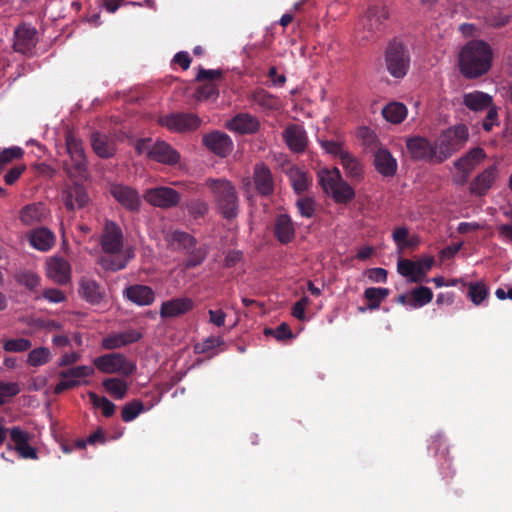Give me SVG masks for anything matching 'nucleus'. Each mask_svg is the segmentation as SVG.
Here are the masks:
<instances>
[{
  "label": "nucleus",
  "instance_id": "obj_1",
  "mask_svg": "<svg viewBox=\"0 0 512 512\" xmlns=\"http://www.w3.org/2000/svg\"><path fill=\"white\" fill-rule=\"evenodd\" d=\"M99 245L102 255L97 263L101 269L110 272L124 270L135 257L133 246H125L124 231L118 223L107 220L102 227Z\"/></svg>",
  "mask_w": 512,
  "mask_h": 512
},
{
  "label": "nucleus",
  "instance_id": "obj_2",
  "mask_svg": "<svg viewBox=\"0 0 512 512\" xmlns=\"http://www.w3.org/2000/svg\"><path fill=\"white\" fill-rule=\"evenodd\" d=\"M491 46L483 41L473 40L465 44L459 53V70L468 79L483 76L491 69Z\"/></svg>",
  "mask_w": 512,
  "mask_h": 512
},
{
  "label": "nucleus",
  "instance_id": "obj_3",
  "mask_svg": "<svg viewBox=\"0 0 512 512\" xmlns=\"http://www.w3.org/2000/svg\"><path fill=\"white\" fill-rule=\"evenodd\" d=\"M204 186L208 188L212 199L222 217L232 220L239 212V198L236 186L226 178H207Z\"/></svg>",
  "mask_w": 512,
  "mask_h": 512
},
{
  "label": "nucleus",
  "instance_id": "obj_4",
  "mask_svg": "<svg viewBox=\"0 0 512 512\" xmlns=\"http://www.w3.org/2000/svg\"><path fill=\"white\" fill-rule=\"evenodd\" d=\"M319 184L337 203L347 204L355 198V190L343 180L337 167L321 169L318 173Z\"/></svg>",
  "mask_w": 512,
  "mask_h": 512
},
{
  "label": "nucleus",
  "instance_id": "obj_5",
  "mask_svg": "<svg viewBox=\"0 0 512 512\" xmlns=\"http://www.w3.org/2000/svg\"><path fill=\"white\" fill-rule=\"evenodd\" d=\"M468 140L465 124H458L440 133L434 142L437 151V163H442L463 148Z\"/></svg>",
  "mask_w": 512,
  "mask_h": 512
},
{
  "label": "nucleus",
  "instance_id": "obj_6",
  "mask_svg": "<svg viewBox=\"0 0 512 512\" xmlns=\"http://www.w3.org/2000/svg\"><path fill=\"white\" fill-rule=\"evenodd\" d=\"M385 68L396 79L407 76L410 69V52L406 45L398 40L389 42L384 52Z\"/></svg>",
  "mask_w": 512,
  "mask_h": 512
},
{
  "label": "nucleus",
  "instance_id": "obj_7",
  "mask_svg": "<svg viewBox=\"0 0 512 512\" xmlns=\"http://www.w3.org/2000/svg\"><path fill=\"white\" fill-rule=\"evenodd\" d=\"M66 152L69 154V160L64 161L63 169L71 179L83 178L88 172L87 157L80 139H76L72 133H68L65 138Z\"/></svg>",
  "mask_w": 512,
  "mask_h": 512
},
{
  "label": "nucleus",
  "instance_id": "obj_8",
  "mask_svg": "<svg viewBox=\"0 0 512 512\" xmlns=\"http://www.w3.org/2000/svg\"><path fill=\"white\" fill-rule=\"evenodd\" d=\"M389 10L384 5H371L364 15L359 18L357 34L362 40H371L384 28L385 21L389 19Z\"/></svg>",
  "mask_w": 512,
  "mask_h": 512
},
{
  "label": "nucleus",
  "instance_id": "obj_9",
  "mask_svg": "<svg viewBox=\"0 0 512 512\" xmlns=\"http://www.w3.org/2000/svg\"><path fill=\"white\" fill-rule=\"evenodd\" d=\"M158 125L172 133H192L201 125L199 116L188 112H172L158 116Z\"/></svg>",
  "mask_w": 512,
  "mask_h": 512
},
{
  "label": "nucleus",
  "instance_id": "obj_10",
  "mask_svg": "<svg viewBox=\"0 0 512 512\" xmlns=\"http://www.w3.org/2000/svg\"><path fill=\"white\" fill-rule=\"evenodd\" d=\"M93 365L100 372L106 374L132 375L135 365L131 363L124 354L111 352L94 358Z\"/></svg>",
  "mask_w": 512,
  "mask_h": 512
},
{
  "label": "nucleus",
  "instance_id": "obj_11",
  "mask_svg": "<svg viewBox=\"0 0 512 512\" xmlns=\"http://www.w3.org/2000/svg\"><path fill=\"white\" fill-rule=\"evenodd\" d=\"M94 374V368L87 365L66 368L59 372L60 382L54 387V394L61 395L63 392L81 385L80 379L91 377Z\"/></svg>",
  "mask_w": 512,
  "mask_h": 512
},
{
  "label": "nucleus",
  "instance_id": "obj_12",
  "mask_svg": "<svg viewBox=\"0 0 512 512\" xmlns=\"http://www.w3.org/2000/svg\"><path fill=\"white\" fill-rule=\"evenodd\" d=\"M144 199L153 207L170 209L180 204L181 194L170 187L160 186L145 190Z\"/></svg>",
  "mask_w": 512,
  "mask_h": 512
},
{
  "label": "nucleus",
  "instance_id": "obj_13",
  "mask_svg": "<svg viewBox=\"0 0 512 512\" xmlns=\"http://www.w3.org/2000/svg\"><path fill=\"white\" fill-rule=\"evenodd\" d=\"M202 144L211 153L219 157H226L234 149V142L226 132L212 131L203 135Z\"/></svg>",
  "mask_w": 512,
  "mask_h": 512
},
{
  "label": "nucleus",
  "instance_id": "obj_14",
  "mask_svg": "<svg viewBox=\"0 0 512 512\" xmlns=\"http://www.w3.org/2000/svg\"><path fill=\"white\" fill-rule=\"evenodd\" d=\"M38 43L37 29L27 23H22L16 27L14 31V44L12 49L14 51L28 54L32 52Z\"/></svg>",
  "mask_w": 512,
  "mask_h": 512
},
{
  "label": "nucleus",
  "instance_id": "obj_15",
  "mask_svg": "<svg viewBox=\"0 0 512 512\" xmlns=\"http://www.w3.org/2000/svg\"><path fill=\"white\" fill-rule=\"evenodd\" d=\"M408 152L413 160L437 163L435 144L426 138L414 136L406 142Z\"/></svg>",
  "mask_w": 512,
  "mask_h": 512
},
{
  "label": "nucleus",
  "instance_id": "obj_16",
  "mask_svg": "<svg viewBox=\"0 0 512 512\" xmlns=\"http://www.w3.org/2000/svg\"><path fill=\"white\" fill-rule=\"evenodd\" d=\"M109 192L129 212L137 213L139 211L141 200L136 189L124 184L112 183Z\"/></svg>",
  "mask_w": 512,
  "mask_h": 512
},
{
  "label": "nucleus",
  "instance_id": "obj_17",
  "mask_svg": "<svg viewBox=\"0 0 512 512\" xmlns=\"http://www.w3.org/2000/svg\"><path fill=\"white\" fill-rule=\"evenodd\" d=\"M282 139L293 153L302 154L308 148V134L300 124H288L282 132Z\"/></svg>",
  "mask_w": 512,
  "mask_h": 512
},
{
  "label": "nucleus",
  "instance_id": "obj_18",
  "mask_svg": "<svg viewBox=\"0 0 512 512\" xmlns=\"http://www.w3.org/2000/svg\"><path fill=\"white\" fill-rule=\"evenodd\" d=\"M62 201L66 210L74 212L75 210L87 207L90 198L84 186L74 182L62 191Z\"/></svg>",
  "mask_w": 512,
  "mask_h": 512
},
{
  "label": "nucleus",
  "instance_id": "obj_19",
  "mask_svg": "<svg viewBox=\"0 0 512 512\" xmlns=\"http://www.w3.org/2000/svg\"><path fill=\"white\" fill-rule=\"evenodd\" d=\"M253 183L255 190L263 197L274 193V178L271 169L264 163H256L253 169Z\"/></svg>",
  "mask_w": 512,
  "mask_h": 512
},
{
  "label": "nucleus",
  "instance_id": "obj_20",
  "mask_svg": "<svg viewBox=\"0 0 512 512\" xmlns=\"http://www.w3.org/2000/svg\"><path fill=\"white\" fill-rule=\"evenodd\" d=\"M47 277L59 285H66L71 281L70 262L62 257H52L47 262Z\"/></svg>",
  "mask_w": 512,
  "mask_h": 512
},
{
  "label": "nucleus",
  "instance_id": "obj_21",
  "mask_svg": "<svg viewBox=\"0 0 512 512\" xmlns=\"http://www.w3.org/2000/svg\"><path fill=\"white\" fill-rule=\"evenodd\" d=\"M9 436L11 442L15 444V451L23 459H37V451L29 445V434L21 429L19 426H14L9 429Z\"/></svg>",
  "mask_w": 512,
  "mask_h": 512
},
{
  "label": "nucleus",
  "instance_id": "obj_22",
  "mask_svg": "<svg viewBox=\"0 0 512 512\" xmlns=\"http://www.w3.org/2000/svg\"><path fill=\"white\" fill-rule=\"evenodd\" d=\"M226 127L235 133L254 134L261 128V123L257 117L251 114L239 113L228 121Z\"/></svg>",
  "mask_w": 512,
  "mask_h": 512
},
{
  "label": "nucleus",
  "instance_id": "obj_23",
  "mask_svg": "<svg viewBox=\"0 0 512 512\" xmlns=\"http://www.w3.org/2000/svg\"><path fill=\"white\" fill-rule=\"evenodd\" d=\"M275 239L282 245H287L295 238V225L290 215L278 214L273 223Z\"/></svg>",
  "mask_w": 512,
  "mask_h": 512
},
{
  "label": "nucleus",
  "instance_id": "obj_24",
  "mask_svg": "<svg viewBox=\"0 0 512 512\" xmlns=\"http://www.w3.org/2000/svg\"><path fill=\"white\" fill-rule=\"evenodd\" d=\"M26 239L30 246L38 251L46 252L51 250L56 241V236L53 231L46 227H38L34 230L28 231Z\"/></svg>",
  "mask_w": 512,
  "mask_h": 512
},
{
  "label": "nucleus",
  "instance_id": "obj_25",
  "mask_svg": "<svg viewBox=\"0 0 512 512\" xmlns=\"http://www.w3.org/2000/svg\"><path fill=\"white\" fill-rule=\"evenodd\" d=\"M79 294L90 305H99L106 293L97 280L83 277L79 282Z\"/></svg>",
  "mask_w": 512,
  "mask_h": 512
},
{
  "label": "nucleus",
  "instance_id": "obj_26",
  "mask_svg": "<svg viewBox=\"0 0 512 512\" xmlns=\"http://www.w3.org/2000/svg\"><path fill=\"white\" fill-rule=\"evenodd\" d=\"M180 153L164 140H156L151 151V159L164 165H175L180 161Z\"/></svg>",
  "mask_w": 512,
  "mask_h": 512
},
{
  "label": "nucleus",
  "instance_id": "obj_27",
  "mask_svg": "<svg viewBox=\"0 0 512 512\" xmlns=\"http://www.w3.org/2000/svg\"><path fill=\"white\" fill-rule=\"evenodd\" d=\"M193 308V301L188 297L174 298L161 305L162 318H174L189 313Z\"/></svg>",
  "mask_w": 512,
  "mask_h": 512
},
{
  "label": "nucleus",
  "instance_id": "obj_28",
  "mask_svg": "<svg viewBox=\"0 0 512 512\" xmlns=\"http://www.w3.org/2000/svg\"><path fill=\"white\" fill-rule=\"evenodd\" d=\"M374 166L378 174L384 177H392L396 174V159L386 148H378L376 150L374 154Z\"/></svg>",
  "mask_w": 512,
  "mask_h": 512
},
{
  "label": "nucleus",
  "instance_id": "obj_29",
  "mask_svg": "<svg viewBox=\"0 0 512 512\" xmlns=\"http://www.w3.org/2000/svg\"><path fill=\"white\" fill-rule=\"evenodd\" d=\"M125 296L129 301L138 306L152 305L155 293L151 287L135 284L125 289Z\"/></svg>",
  "mask_w": 512,
  "mask_h": 512
},
{
  "label": "nucleus",
  "instance_id": "obj_30",
  "mask_svg": "<svg viewBox=\"0 0 512 512\" xmlns=\"http://www.w3.org/2000/svg\"><path fill=\"white\" fill-rule=\"evenodd\" d=\"M91 146L94 153L101 158H110L116 154L115 140L100 132L91 134Z\"/></svg>",
  "mask_w": 512,
  "mask_h": 512
},
{
  "label": "nucleus",
  "instance_id": "obj_31",
  "mask_svg": "<svg viewBox=\"0 0 512 512\" xmlns=\"http://www.w3.org/2000/svg\"><path fill=\"white\" fill-rule=\"evenodd\" d=\"M286 175H288L294 193L301 195L309 190L312 179L307 171L297 165H292L288 171H286Z\"/></svg>",
  "mask_w": 512,
  "mask_h": 512
},
{
  "label": "nucleus",
  "instance_id": "obj_32",
  "mask_svg": "<svg viewBox=\"0 0 512 512\" xmlns=\"http://www.w3.org/2000/svg\"><path fill=\"white\" fill-rule=\"evenodd\" d=\"M496 175L497 168L494 164L485 169L483 173L478 174L470 186L472 194L483 196L492 187Z\"/></svg>",
  "mask_w": 512,
  "mask_h": 512
},
{
  "label": "nucleus",
  "instance_id": "obj_33",
  "mask_svg": "<svg viewBox=\"0 0 512 512\" xmlns=\"http://www.w3.org/2000/svg\"><path fill=\"white\" fill-rule=\"evenodd\" d=\"M463 104L474 112H481L494 106L492 96L480 91L465 93L463 96Z\"/></svg>",
  "mask_w": 512,
  "mask_h": 512
},
{
  "label": "nucleus",
  "instance_id": "obj_34",
  "mask_svg": "<svg viewBox=\"0 0 512 512\" xmlns=\"http://www.w3.org/2000/svg\"><path fill=\"white\" fill-rule=\"evenodd\" d=\"M46 215L47 211L42 203H33L20 210L19 220L26 226H33L37 223H42Z\"/></svg>",
  "mask_w": 512,
  "mask_h": 512
},
{
  "label": "nucleus",
  "instance_id": "obj_35",
  "mask_svg": "<svg viewBox=\"0 0 512 512\" xmlns=\"http://www.w3.org/2000/svg\"><path fill=\"white\" fill-rule=\"evenodd\" d=\"M398 272L414 283H418L424 278V271L420 264L409 259H401L398 262Z\"/></svg>",
  "mask_w": 512,
  "mask_h": 512
},
{
  "label": "nucleus",
  "instance_id": "obj_36",
  "mask_svg": "<svg viewBox=\"0 0 512 512\" xmlns=\"http://www.w3.org/2000/svg\"><path fill=\"white\" fill-rule=\"evenodd\" d=\"M407 114V107L400 102H391L382 109V116L392 124H400Z\"/></svg>",
  "mask_w": 512,
  "mask_h": 512
},
{
  "label": "nucleus",
  "instance_id": "obj_37",
  "mask_svg": "<svg viewBox=\"0 0 512 512\" xmlns=\"http://www.w3.org/2000/svg\"><path fill=\"white\" fill-rule=\"evenodd\" d=\"M340 163H342L348 178L354 181H359L363 178V166L352 153L344 154V156L340 158Z\"/></svg>",
  "mask_w": 512,
  "mask_h": 512
},
{
  "label": "nucleus",
  "instance_id": "obj_38",
  "mask_svg": "<svg viewBox=\"0 0 512 512\" xmlns=\"http://www.w3.org/2000/svg\"><path fill=\"white\" fill-rule=\"evenodd\" d=\"M390 295L389 288H367L364 290V298L367 300L368 311H375L379 308L382 302Z\"/></svg>",
  "mask_w": 512,
  "mask_h": 512
},
{
  "label": "nucleus",
  "instance_id": "obj_39",
  "mask_svg": "<svg viewBox=\"0 0 512 512\" xmlns=\"http://www.w3.org/2000/svg\"><path fill=\"white\" fill-rule=\"evenodd\" d=\"M251 101L265 110H276L280 108V100L264 89H257L251 95Z\"/></svg>",
  "mask_w": 512,
  "mask_h": 512
},
{
  "label": "nucleus",
  "instance_id": "obj_40",
  "mask_svg": "<svg viewBox=\"0 0 512 512\" xmlns=\"http://www.w3.org/2000/svg\"><path fill=\"white\" fill-rule=\"evenodd\" d=\"M102 386H104L107 393L114 397L116 400L124 399L127 395L128 385L124 380L120 378H107L102 381Z\"/></svg>",
  "mask_w": 512,
  "mask_h": 512
},
{
  "label": "nucleus",
  "instance_id": "obj_41",
  "mask_svg": "<svg viewBox=\"0 0 512 512\" xmlns=\"http://www.w3.org/2000/svg\"><path fill=\"white\" fill-rule=\"evenodd\" d=\"M14 279L18 285L30 291H34L41 283V278L33 270L19 269L15 271Z\"/></svg>",
  "mask_w": 512,
  "mask_h": 512
},
{
  "label": "nucleus",
  "instance_id": "obj_42",
  "mask_svg": "<svg viewBox=\"0 0 512 512\" xmlns=\"http://www.w3.org/2000/svg\"><path fill=\"white\" fill-rule=\"evenodd\" d=\"M467 287V297L475 305H480L488 297V288L484 282H471L465 284Z\"/></svg>",
  "mask_w": 512,
  "mask_h": 512
},
{
  "label": "nucleus",
  "instance_id": "obj_43",
  "mask_svg": "<svg viewBox=\"0 0 512 512\" xmlns=\"http://www.w3.org/2000/svg\"><path fill=\"white\" fill-rule=\"evenodd\" d=\"M196 244L197 240L188 232L175 230L171 234V245L176 246V249H182L187 252L197 247L195 246Z\"/></svg>",
  "mask_w": 512,
  "mask_h": 512
},
{
  "label": "nucleus",
  "instance_id": "obj_44",
  "mask_svg": "<svg viewBox=\"0 0 512 512\" xmlns=\"http://www.w3.org/2000/svg\"><path fill=\"white\" fill-rule=\"evenodd\" d=\"M411 308L417 309L422 306L428 305L433 297L432 291L428 287L420 286L413 288L410 292Z\"/></svg>",
  "mask_w": 512,
  "mask_h": 512
},
{
  "label": "nucleus",
  "instance_id": "obj_45",
  "mask_svg": "<svg viewBox=\"0 0 512 512\" xmlns=\"http://www.w3.org/2000/svg\"><path fill=\"white\" fill-rule=\"evenodd\" d=\"M88 395L93 407L100 409L104 417L110 418L115 414L116 405L105 396H99L93 392H90Z\"/></svg>",
  "mask_w": 512,
  "mask_h": 512
},
{
  "label": "nucleus",
  "instance_id": "obj_46",
  "mask_svg": "<svg viewBox=\"0 0 512 512\" xmlns=\"http://www.w3.org/2000/svg\"><path fill=\"white\" fill-rule=\"evenodd\" d=\"M144 411V404L140 400H133L131 402H127L123 409H121V419L124 422L128 423L133 421L135 418L139 416L140 413Z\"/></svg>",
  "mask_w": 512,
  "mask_h": 512
},
{
  "label": "nucleus",
  "instance_id": "obj_47",
  "mask_svg": "<svg viewBox=\"0 0 512 512\" xmlns=\"http://www.w3.org/2000/svg\"><path fill=\"white\" fill-rule=\"evenodd\" d=\"M51 358V352L46 347H38L27 355V363L30 366L38 367L46 364Z\"/></svg>",
  "mask_w": 512,
  "mask_h": 512
},
{
  "label": "nucleus",
  "instance_id": "obj_48",
  "mask_svg": "<svg viewBox=\"0 0 512 512\" xmlns=\"http://www.w3.org/2000/svg\"><path fill=\"white\" fill-rule=\"evenodd\" d=\"M188 257L184 261V267L191 269L201 265L204 259L207 257L208 251L204 246L194 247L190 251H187Z\"/></svg>",
  "mask_w": 512,
  "mask_h": 512
},
{
  "label": "nucleus",
  "instance_id": "obj_49",
  "mask_svg": "<svg viewBox=\"0 0 512 512\" xmlns=\"http://www.w3.org/2000/svg\"><path fill=\"white\" fill-rule=\"evenodd\" d=\"M225 345V341L221 336H209L201 342L194 344L193 350L196 354H204L212 351L216 347Z\"/></svg>",
  "mask_w": 512,
  "mask_h": 512
},
{
  "label": "nucleus",
  "instance_id": "obj_50",
  "mask_svg": "<svg viewBox=\"0 0 512 512\" xmlns=\"http://www.w3.org/2000/svg\"><path fill=\"white\" fill-rule=\"evenodd\" d=\"M32 345L29 339L20 337L6 340L2 348L8 353H23L28 351Z\"/></svg>",
  "mask_w": 512,
  "mask_h": 512
},
{
  "label": "nucleus",
  "instance_id": "obj_51",
  "mask_svg": "<svg viewBox=\"0 0 512 512\" xmlns=\"http://www.w3.org/2000/svg\"><path fill=\"white\" fill-rule=\"evenodd\" d=\"M264 335L265 336H273L276 338V340L284 341L286 339H290L293 337L291 328L288 324L285 322L279 324L275 328H265L264 329Z\"/></svg>",
  "mask_w": 512,
  "mask_h": 512
},
{
  "label": "nucleus",
  "instance_id": "obj_52",
  "mask_svg": "<svg viewBox=\"0 0 512 512\" xmlns=\"http://www.w3.org/2000/svg\"><path fill=\"white\" fill-rule=\"evenodd\" d=\"M296 207L300 216L311 218L315 213V201L311 197H300L296 201Z\"/></svg>",
  "mask_w": 512,
  "mask_h": 512
},
{
  "label": "nucleus",
  "instance_id": "obj_53",
  "mask_svg": "<svg viewBox=\"0 0 512 512\" xmlns=\"http://www.w3.org/2000/svg\"><path fill=\"white\" fill-rule=\"evenodd\" d=\"M321 148L326 150V152L332 156L337 158H342L344 154H349L350 152L343 148V144L339 141L335 140H320Z\"/></svg>",
  "mask_w": 512,
  "mask_h": 512
},
{
  "label": "nucleus",
  "instance_id": "obj_54",
  "mask_svg": "<svg viewBox=\"0 0 512 512\" xmlns=\"http://www.w3.org/2000/svg\"><path fill=\"white\" fill-rule=\"evenodd\" d=\"M187 209L194 219H198L207 215L209 206L206 201L201 199H192L187 204Z\"/></svg>",
  "mask_w": 512,
  "mask_h": 512
},
{
  "label": "nucleus",
  "instance_id": "obj_55",
  "mask_svg": "<svg viewBox=\"0 0 512 512\" xmlns=\"http://www.w3.org/2000/svg\"><path fill=\"white\" fill-rule=\"evenodd\" d=\"M429 449L431 451H434L437 455H440L446 459L447 462H449L448 456V446L446 443V439L443 438L441 434H437L432 437Z\"/></svg>",
  "mask_w": 512,
  "mask_h": 512
},
{
  "label": "nucleus",
  "instance_id": "obj_56",
  "mask_svg": "<svg viewBox=\"0 0 512 512\" xmlns=\"http://www.w3.org/2000/svg\"><path fill=\"white\" fill-rule=\"evenodd\" d=\"M19 391L17 383H5L0 381V406L5 404L8 398L18 395Z\"/></svg>",
  "mask_w": 512,
  "mask_h": 512
},
{
  "label": "nucleus",
  "instance_id": "obj_57",
  "mask_svg": "<svg viewBox=\"0 0 512 512\" xmlns=\"http://www.w3.org/2000/svg\"><path fill=\"white\" fill-rule=\"evenodd\" d=\"M23 156V149L21 148H6L0 152V171L2 167L9 164L12 160Z\"/></svg>",
  "mask_w": 512,
  "mask_h": 512
},
{
  "label": "nucleus",
  "instance_id": "obj_58",
  "mask_svg": "<svg viewBox=\"0 0 512 512\" xmlns=\"http://www.w3.org/2000/svg\"><path fill=\"white\" fill-rule=\"evenodd\" d=\"M218 94L219 90L217 85L211 82L200 85L197 89V97L199 100H208L217 97Z\"/></svg>",
  "mask_w": 512,
  "mask_h": 512
},
{
  "label": "nucleus",
  "instance_id": "obj_59",
  "mask_svg": "<svg viewBox=\"0 0 512 512\" xmlns=\"http://www.w3.org/2000/svg\"><path fill=\"white\" fill-rule=\"evenodd\" d=\"M222 77V71L220 69H204L199 68V72L196 76V80L201 81H212L218 80Z\"/></svg>",
  "mask_w": 512,
  "mask_h": 512
},
{
  "label": "nucleus",
  "instance_id": "obj_60",
  "mask_svg": "<svg viewBox=\"0 0 512 512\" xmlns=\"http://www.w3.org/2000/svg\"><path fill=\"white\" fill-rule=\"evenodd\" d=\"M310 303V299L308 296H302L299 300H297L292 307V315L294 318L302 321L305 318V307H307Z\"/></svg>",
  "mask_w": 512,
  "mask_h": 512
},
{
  "label": "nucleus",
  "instance_id": "obj_61",
  "mask_svg": "<svg viewBox=\"0 0 512 512\" xmlns=\"http://www.w3.org/2000/svg\"><path fill=\"white\" fill-rule=\"evenodd\" d=\"M123 344L130 345L136 343L140 338L141 334L136 329H127L123 332L115 333Z\"/></svg>",
  "mask_w": 512,
  "mask_h": 512
},
{
  "label": "nucleus",
  "instance_id": "obj_62",
  "mask_svg": "<svg viewBox=\"0 0 512 512\" xmlns=\"http://www.w3.org/2000/svg\"><path fill=\"white\" fill-rule=\"evenodd\" d=\"M487 114L483 120V129L485 132H490L494 125H499L497 120V108L492 106L487 108Z\"/></svg>",
  "mask_w": 512,
  "mask_h": 512
},
{
  "label": "nucleus",
  "instance_id": "obj_63",
  "mask_svg": "<svg viewBox=\"0 0 512 512\" xmlns=\"http://www.w3.org/2000/svg\"><path fill=\"white\" fill-rule=\"evenodd\" d=\"M101 346L102 348L106 350H115L121 347H124L125 344H123L118 336L115 333H111L101 340Z\"/></svg>",
  "mask_w": 512,
  "mask_h": 512
},
{
  "label": "nucleus",
  "instance_id": "obj_64",
  "mask_svg": "<svg viewBox=\"0 0 512 512\" xmlns=\"http://www.w3.org/2000/svg\"><path fill=\"white\" fill-rule=\"evenodd\" d=\"M26 170V166L24 164H18L14 166L12 169L8 171L5 175V183L7 185H12L17 182L19 177L23 175Z\"/></svg>",
  "mask_w": 512,
  "mask_h": 512
}]
</instances>
